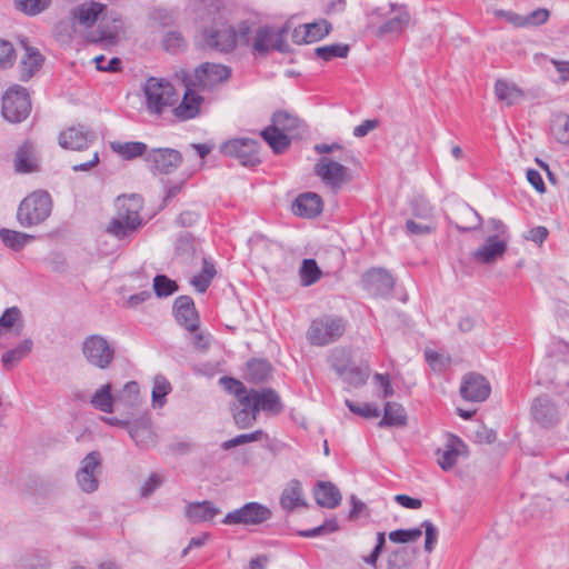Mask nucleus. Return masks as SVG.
<instances>
[{"label": "nucleus", "mask_w": 569, "mask_h": 569, "mask_svg": "<svg viewBox=\"0 0 569 569\" xmlns=\"http://www.w3.org/2000/svg\"><path fill=\"white\" fill-rule=\"evenodd\" d=\"M220 382L237 398L233 419L241 429L251 427L260 411L276 416L283 409L280 396L271 388L248 389L240 381L227 377L221 378Z\"/></svg>", "instance_id": "obj_1"}, {"label": "nucleus", "mask_w": 569, "mask_h": 569, "mask_svg": "<svg viewBox=\"0 0 569 569\" xmlns=\"http://www.w3.org/2000/svg\"><path fill=\"white\" fill-rule=\"evenodd\" d=\"M142 91L144 107L152 116L163 114L179 99L178 92L169 81L154 77L147 79Z\"/></svg>", "instance_id": "obj_2"}, {"label": "nucleus", "mask_w": 569, "mask_h": 569, "mask_svg": "<svg viewBox=\"0 0 569 569\" xmlns=\"http://www.w3.org/2000/svg\"><path fill=\"white\" fill-rule=\"evenodd\" d=\"M249 27L241 23L238 29L227 23H220L204 32V43L221 52H229L238 44H248Z\"/></svg>", "instance_id": "obj_3"}, {"label": "nucleus", "mask_w": 569, "mask_h": 569, "mask_svg": "<svg viewBox=\"0 0 569 569\" xmlns=\"http://www.w3.org/2000/svg\"><path fill=\"white\" fill-rule=\"evenodd\" d=\"M52 201L47 191H34L26 197L17 212V219L22 227H32L43 222L51 213Z\"/></svg>", "instance_id": "obj_4"}, {"label": "nucleus", "mask_w": 569, "mask_h": 569, "mask_svg": "<svg viewBox=\"0 0 569 569\" xmlns=\"http://www.w3.org/2000/svg\"><path fill=\"white\" fill-rule=\"evenodd\" d=\"M346 331V321L337 316H321L311 321L306 337L312 346L323 347L336 342Z\"/></svg>", "instance_id": "obj_5"}, {"label": "nucleus", "mask_w": 569, "mask_h": 569, "mask_svg": "<svg viewBox=\"0 0 569 569\" xmlns=\"http://www.w3.org/2000/svg\"><path fill=\"white\" fill-rule=\"evenodd\" d=\"M290 26L287 23L282 27L261 26L253 34L252 50L254 53L266 56L270 51L288 52L290 50L286 40Z\"/></svg>", "instance_id": "obj_6"}, {"label": "nucleus", "mask_w": 569, "mask_h": 569, "mask_svg": "<svg viewBox=\"0 0 569 569\" xmlns=\"http://www.w3.org/2000/svg\"><path fill=\"white\" fill-rule=\"evenodd\" d=\"M31 109L30 99L24 88L13 86L9 88L2 98V114L10 122H21Z\"/></svg>", "instance_id": "obj_7"}, {"label": "nucleus", "mask_w": 569, "mask_h": 569, "mask_svg": "<svg viewBox=\"0 0 569 569\" xmlns=\"http://www.w3.org/2000/svg\"><path fill=\"white\" fill-rule=\"evenodd\" d=\"M82 353L90 365L106 369L114 358V348L102 336L92 335L82 342Z\"/></svg>", "instance_id": "obj_8"}, {"label": "nucleus", "mask_w": 569, "mask_h": 569, "mask_svg": "<svg viewBox=\"0 0 569 569\" xmlns=\"http://www.w3.org/2000/svg\"><path fill=\"white\" fill-rule=\"evenodd\" d=\"M101 468L102 459L98 451L89 452L80 461L79 469L76 472V480L81 491L92 493L98 490Z\"/></svg>", "instance_id": "obj_9"}, {"label": "nucleus", "mask_w": 569, "mask_h": 569, "mask_svg": "<svg viewBox=\"0 0 569 569\" xmlns=\"http://www.w3.org/2000/svg\"><path fill=\"white\" fill-rule=\"evenodd\" d=\"M271 516L272 512L268 507L259 502H248L241 508L228 512L222 522L224 525L254 526L269 520Z\"/></svg>", "instance_id": "obj_10"}, {"label": "nucleus", "mask_w": 569, "mask_h": 569, "mask_svg": "<svg viewBox=\"0 0 569 569\" xmlns=\"http://www.w3.org/2000/svg\"><path fill=\"white\" fill-rule=\"evenodd\" d=\"M221 152L236 158L243 166L253 167L260 162L259 142L250 138H237L224 142Z\"/></svg>", "instance_id": "obj_11"}, {"label": "nucleus", "mask_w": 569, "mask_h": 569, "mask_svg": "<svg viewBox=\"0 0 569 569\" xmlns=\"http://www.w3.org/2000/svg\"><path fill=\"white\" fill-rule=\"evenodd\" d=\"M331 366L337 375L353 388L365 385L369 377V368L350 365L348 353L343 350L333 353Z\"/></svg>", "instance_id": "obj_12"}, {"label": "nucleus", "mask_w": 569, "mask_h": 569, "mask_svg": "<svg viewBox=\"0 0 569 569\" xmlns=\"http://www.w3.org/2000/svg\"><path fill=\"white\" fill-rule=\"evenodd\" d=\"M315 172L321 178L325 184L332 190L340 189L345 183L351 180L349 170L341 163L327 157H322L315 167Z\"/></svg>", "instance_id": "obj_13"}, {"label": "nucleus", "mask_w": 569, "mask_h": 569, "mask_svg": "<svg viewBox=\"0 0 569 569\" xmlns=\"http://www.w3.org/2000/svg\"><path fill=\"white\" fill-rule=\"evenodd\" d=\"M373 14L385 17L387 19L378 28V34H396L401 32L405 27L409 23L408 12L400 6L389 4L387 8H378Z\"/></svg>", "instance_id": "obj_14"}, {"label": "nucleus", "mask_w": 569, "mask_h": 569, "mask_svg": "<svg viewBox=\"0 0 569 569\" xmlns=\"http://www.w3.org/2000/svg\"><path fill=\"white\" fill-rule=\"evenodd\" d=\"M490 391V385L483 376L476 372L463 376L460 395L466 401L482 402L489 397Z\"/></svg>", "instance_id": "obj_15"}, {"label": "nucleus", "mask_w": 569, "mask_h": 569, "mask_svg": "<svg viewBox=\"0 0 569 569\" xmlns=\"http://www.w3.org/2000/svg\"><path fill=\"white\" fill-rule=\"evenodd\" d=\"M437 462L443 471L451 470L461 457H467L468 448L457 436L449 435L443 447L437 450Z\"/></svg>", "instance_id": "obj_16"}, {"label": "nucleus", "mask_w": 569, "mask_h": 569, "mask_svg": "<svg viewBox=\"0 0 569 569\" xmlns=\"http://www.w3.org/2000/svg\"><path fill=\"white\" fill-rule=\"evenodd\" d=\"M146 161L160 173H169L180 166L182 157L178 150L158 148L147 153Z\"/></svg>", "instance_id": "obj_17"}, {"label": "nucleus", "mask_w": 569, "mask_h": 569, "mask_svg": "<svg viewBox=\"0 0 569 569\" xmlns=\"http://www.w3.org/2000/svg\"><path fill=\"white\" fill-rule=\"evenodd\" d=\"M96 140V134L83 126H72L59 134L60 147L74 151L89 148Z\"/></svg>", "instance_id": "obj_18"}, {"label": "nucleus", "mask_w": 569, "mask_h": 569, "mask_svg": "<svg viewBox=\"0 0 569 569\" xmlns=\"http://www.w3.org/2000/svg\"><path fill=\"white\" fill-rule=\"evenodd\" d=\"M393 278L385 269L373 268L362 276V286L371 295L382 296L393 288Z\"/></svg>", "instance_id": "obj_19"}, {"label": "nucleus", "mask_w": 569, "mask_h": 569, "mask_svg": "<svg viewBox=\"0 0 569 569\" xmlns=\"http://www.w3.org/2000/svg\"><path fill=\"white\" fill-rule=\"evenodd\" d=\"M531 415L542 427L555 426L560 419L556 403L546 395L535 398L531 405Z\"/></svg>", "instance_id": "obj_20"}, {"label": "nucleus", "mask_w": 569, "mask_h": 569, "mask_svg": "<svg viewBox=\"0 0 569 569\" xmlns=\"http://www.w3.org/2000/svg\"><path fill=\"white\" fill-rule=\"evenodd\" d=\"M173 311L177 322L188 331L199 329V316L194 302L189 296H180L174 300Z\"/></svg>", "instance_id": "obj_21"}, {"label": "nucleus", "mask_w": 569, "mask_h": 569, "mask_svg": "<svg viewBox=\"0 0 569 569\" xmlns=\"http://www.w3.org/2000/svg\"><path fill=\"white\" fill-rule=\"evenodd\" d=\"M104 10V4L97 1H88L73 8L70 14L74 24L89 29L94 26Z\"/></svg>", "instance_id": "obj_22"}, {"label": "nucleus", "mask_w": 569, "mask_h": 569, "mask_svg": "<svg viewBox=\"0 0 569 569\" xmlns=\"http://www.w3.org/2000/svg\"><path fill=\"white\" fill-rule=\"evenodd\" d=\"M196 81L201 88H210L227 80L230 69L223 64L206 62L196 69Z\"/></svg>", "instance_id": "obj_23"}, {"label": "nucleus", "mask_w": 569, "mask_h": 569, "mask_svg": "<svg viewBox=\"0 0 569 569\" xmlns=\"http://www.w3.org/2000/svg\"><path fill=\"white\" fill-rule=\"evenodd\" d=\"M116 214L124 219L134 221L143 226L141 211L143 209V199L139 194L120 196L116 200Z\"/></svg>", "instance_id": "obj_24"}, {"label": "nucleus", "mask_w": 569, "mask_h": 569, "mask_svg": "<svg viewBox=\"0 0 569 569\" xmlns=\"http://www.w3.org/2000/svg\"><path fill=\"white\" fill-rule=\"evenodd\" d=\"M128 432L140 449H150L157 443V435L149 419L136 420L129 426Z\"/></svg>", "instance_id": "obj_25"}, {"label": "nucleus", "mask_w": 569, "mask_h": 569, "mask_svg": "<svg viewBox=\"0 0 569 569\" xmlns=\"http://www.w3.org/2000/svg\"><path fill=\"white\" fill-rule=\"evenodd\" d=\"M507 249L506 239H497V236L488 237L482 247L473 253V259L478 262L488 264L502 257Z\"/></svg>", "instance_id": "obj_26"}, {"label": "nucleus", "mask_w": 569, "mask_h": 569, "mask_svg": "<svg viewBox=\"0 0 569 569\" xmlns=\"http://www.w3.org/2000/svg\"><path fill=\"white\" fill-rule=\"evenodd\" d=\"M450 222L460 231H470L481 226V217L467 203H459L455 208Z\"/></svg>", "instance_id": "obj_27"}, {"label": "nucleus", "mask_w": 569, "mask_h": 569, "mask_svg": "<svg viewBox=\"0 0 569 569\" xmlns=\"http://www.w3.org/2000/svg\"><path fill=\"white\" fill-rule=\"evenodd\" d=\"M220 512V509L208 500L188 502L184 508V516L192 523L210 521Z\"/></svg>", "instance_id": "obj_28"}, {"label": "nucleus", "mask_w": 569, "mask_h": 569, "mask_svg": "<svg viewBox=\"0 0 569 569\" xmlns=\"http://www.w3.org/2000/svg\"><path fill=\"white\" fill-rule=\"evenodd\" d=\"M203 99L201 96L188 89L179 106L173 108L172 112L179 120L186 121L196 118L200 112V107Z\"/></svg>", "instance_id": "obj_29"}, {"label": "nucleus", "mask_w": 569, "mask_h": 569, "mask_svg": "<svg viewBox=\"0 0 569 569\" xmlns=\"http://www.w3.org/2000/svg\"><path fill=\"white\" fill-rule=\"evenodd\" d=\"M322 210L321 198L317 193L300 194L293 203V212L300 217L312 218Z\"/></svg>", "instance_id": "obj_30"}, {"label": "nucleus", "mask_w": 569, "mask_h": 569, "mask_svg": "<svg viewBox=\"0 0 569 569\" xmlns=\"http://www.w3.org/2000/svg\"><path fill=\"white\" fill-rule=\"evenodd\" d=\"M315 499L319 506L335 509L341 502V493L332 482L320 481L315 489Z\"/></svg>", "instance_id": "obj_31"}, {"label": "nucleus", "mask_w": 569, "mask_h": 569, "mask_svg": "<svg viewBox=\"0 0 569 569\" xmlns=\"http://www.w3.org/2000/svg\"><path fill=\"white\" fill-rule=\"evenodd\" d=\"M142 227L140 223L124 219L116 214L107 224L106 232L118 240H129Z\"/></svg>", "instance_id": "obj_32"}, {"label": "nucleus", "mask_w": 569, "mask_h": 569, "mask_svg": "<svg viewBox=\"0 0 569 569\" xmlns=\"http://www.w3.org/2000/svg\"><path fill=\"white\" fill-rule=\"evenodd\" d=\"M43 56L28 44H24V54L21 57L19 64L20 80L28 81L37 70L42 66Z\"/></svg>", "instance_id": "obj_33"}, {"label": "nucleus", "mask_w": 569, "mask_h": 569, "mask_svg": "<svg viewBox=\"0 0 569 569\" xmlns=\"http://www.w3.org/2000/svg\"><path fill=\"white\" fill-rule=\"evenodd\" d=\"M302 485L299 480H290L280 497V506L286 511H292L297 507L305 506Z\"/></svg>", "instance_id": "obj_34"}, {"label": "nucleus", "mask_w": 569, "mask_h": 569, "mask_svg": "<svg viewBox=\"0 0 569 569\" xmlns=\"http://www.w3.org/2000/svg\"><path fill=\"white\" fill-rule=\"evenodd\" d=\"M123 31V26L120 19L113 18L112 24L109 26L104 18L101 19L99 29L88 36V40L94 43L108 42L113 43L118 36Z\"/></svg>", "instance_id": "obj_35"}, {"label": "nucleus", "mask_w": 569, "mask_h": 569, "mask_svg": "<svg viewBox=\"0 0 569 569\" xmlns=\"http://www.w3.org/2000/svg\"><path fill=\"white\" fill-rule=\"evenodd\" d=\"M407 423V413L405 408L397 402H386L382 419L378 422L380 428L383 427H402Z\"/></svg>", "instance_id": "obj_36"}, {"label": "nucleus", "mask_w": 569, "mask_h": 569, "mask_svg": "<svg viewBox=\"0 0 569 569\" xmlns=\"http://www.w3.org/2000/svg\"><path fill=\"white\" fill-rule=\"evenodd\" d=\"M110 148L113 152L119 154L126 160H131L139 156H142L147 151V144L139 141H112Z\"/></svg>", "instance_id": "obj_37"}, {"label": "nucleus", "mask_w": 569, "mask_h": 569, "mask_svg": "<svg viewBox=\"0 0 569 569\" xmlns=\"http://www.w3.org/2000/svg\"><path fill=\"white\" fill-rule=\"evenodd\" d=\"M111 385L106 383L94 391L91 397V405L97 409L106 413L113 411V405H116L114 396L111 393Z\"/></svg>", "instance_id": "obj_38"}, {"label": "nucleus", "mask_w": 569, "mask_h": 569, "mask_svg": "<svg viewBox=\"0 0 569 569\" xmlns=\"http://www.w3.org/2000/svg\"><path fill=\"white\" fill-rule=\"evenodd\" d=\"M415 557L416 549L408 547L397 548L388 556V569H407L413 562Z\"/></svg>", "instance_id": "obj_39"}, {"label": "nucleus", "mask_w": 569, "mask_h": 569, "mask_svg": "<svg viewBox=\"0 0 569 569\" xmlns=\"http://www.w3.org/2000/svg\"><path fill=\"white\" fill-rule=\"evenodd\" d=\"M283 132L284 131L276 129V127L273 126H270L261 131V137L272 148V150L276 153H281L290 144L288 136Z\"/></svg>", "instance_id": "obj_40"}, {"label": "nucleus", "mask_w": 569, "mask_h": 569, "mask_svg": "<svg viewBox=\"0 0 569 569\" xmlns=\"http://www.w3.org/2000/svg\"><path fill=\"white\" fill-rule=\"evenodd\" d=\"M495 93L498 100L507 106L515 104L522 98V91L505 80L496 81Z\"/></svg>", "instance_id": "obj_41"}, {"label": "nucleus", "mask_w": 569, "mask_h": 569, "mask_svg": "<svg viewBox=\"0 0 569 569\" xmlns=\"http://www.w3.org/2000/svg\"><path fill=\"white\" fill-rule=\"evenodd\" d=\"M322 277V271L315 259H303L299 268L300 283L303 287H310L318 282Z\"/></svg>", "instance_id": "obj_42"}, {"label": "nucleus", "mask_w": 569, "mask_h": 569, "mask_svg": "<svg viewBox=\"0 0 569 569\" xmlns=\"http://www.w3.org/2000/svg\"><path fill=\"white\" fill-rule=\"evenodd\" d=\"M0 239L3 244L14 251L21 250L27 243L34 239L33 236L11 229H1Z\"/></svg>", "instance_id": "obj_43"}, {"label": "nucleus", "mask_w": 569, "mask_h": 569, "mask_svg": "<svg viewBox=\"0 0 569 569\" xmlns=\"http://www.w3.org/2000/svg\"><path fill=\"white\" fill-rule=\"evenodd\" d=\"M216 273L214 264L208 258H203L202 270L191 279V284L198 292L203 293L207 291Z\"/></svg>", "instance_id": "obj_44"}, {"label": "nucleus", "mask_w": 569, "mask_h": 569, "mask_svg": "<svg viewBox=\"0 0 569 569\" xmlns=\"http://www.w3.org/2000/svg\"><path fill=\"white\" fill-rule=\"evenodd\" d=\"M33 342L31 339H24L16 348L8 350L2 356V363L4 367H13L20 360L26 358L32 350Z\"/></svg>", "instance_id": "obj_45"}, {"label": "nucleus", "mask_w": 569, "mask_h": 569, "mask_svg": "<svg viewBox=\"0 0 569 569\" xmlns=\"http://www.w3.org/2000/svg\"><path fill=\"white\" fill-rule=\"evenodd\" d=\"M116 405L131 408L139 401V385L130 381L114 396Z\"/></svg>", "instance_id": "obj_46"}, {"label": "nucleus", "mask_w": 569, "mask_h": 569, "mask_svg": "<svg viewBox=\"0 0 569 569\" xmlns=\"http://www.w3.org/2000/svg\"><path fill=\"white\" fill-rule=\"evenodd\" d=\"M37 169L36 159L30 146L23 144L16 153V170L27 173Z\"/></svg>", "instance_id": "obj_47"}, {"label": "nucleus", "mask_w": 569, "mask_h": 569, "mask_svg": "<svg viewBox=\"0 0 569 569\" xmlns=\"http://www.w3.org/2000/svg\"><path fill=\"white\" fill-rule=\"evenodd\" d=\"M171 385L163 376H156L152 388L153 408H162L166 403V396L171 392Z\"/></svg>", "instance_id": "obj_48"}, {"label": "nucleus", "mask_w": 569, "mask_h": 569, "mask_svg": "<svg viewBox=\"0 0 569 569\" xmlns=\"http://www.w3.org/2000/svg\"><path fill=\"white\" fill-rule=\"evenodd\" d=\"M551 131L557 141L569 143V116L566 113L556 114L551 122Z\"/></svg>", "instance_id": "obj_49"}, {"label": "nucleus", "mask_w": 569, "mask_h": 569, "mask_svg": "<svg viewBox=\"0 0 569 569\" xmlns=\"http://www.w3.org/2000/svg\"><path fill=\"white\" fill-rule=\"evenodd\" d=\"M349 46L342 43H335L329 46L318 47L315 50V53L318 58L330 61L333 58H346L349 53Z\"/></svg>", "instance_id": "obj_50"}, {"label": "nucleus", "mask_w": 569, "mask_h": 569, "mask_svg": "<svg viewBox=\"0 0 569 569\" xmlns=\"http://www.w3.org/2000/svg\"><path fill=\"white\" fill-rule=\"evenodd\" d=\"M299 119L287 112V111H277L272 117V124L276 129H280L282 131L291 132L299 127Z\"/></svg>", "instance_id": "obj_51"}, {"label": "nucleus", "mask_w": 569, "mask_h": 569, "mask_svg": "<svg viewBox=\"0 0 569 569\" xmlns=\"http://www.w3.org/2000/svg\"><path fill=\"white\" fill-rule=\"evenodd\" d=\"M306 31H308L309 43L317 42L323 39L331 31V24L322 19L316 22L306 23Z\"/></svg>", "instance_id": "obj_52"}, {"label": "nucleus", "mask_w": 569, "mask_h": 569, "mask_svg": "<svg viewBox=\"0 0 569 569\" xmlns=\"http://www.w3.org/2000/svg\"><path fill=\"white\" fill-rule=\"evenodd\" d=\"M422 536L421 528L398 529L389 532V540L393 543L416 542Z\"/></svg>", "instance_id": "obj_53"}, {"label": "nucleus", "mask_w": 569, "mask_h": 569, "mask_svg": "<svg viewBox=\"0 0 569 569\" xmlns=\"http://www.w3.org/2000/svg\"><path fill=\"white\" fill-rule=\"evenodd\" d=\"M153 289L158 297L163 298L173 295L178 290V284L167 276L158 274L153 279Z\"/></svg>", "instance_id": "obj_54"}, {"label": "nucleus", "mask_w": 569, "mask_h": 569, "mask_svg": "<svg viewBox=\"0 0 569 569\" xmlns=\"http://www.w3.org/2000/svg\"><path fill=\"white\" fill-rule=\"evenodd\" d=\"M50 2L51 0H14L16 7L29 16L42 12L49 7Z\"/></svg>", "instance_id": "obj_55"}, {"label": "nucleus", "mask_w": 569, "mask_h": 569, "mask_svg": "<svg viewBox=\"0 0 569 569\" xmlns=\"http://www.w3.org/2000/svg\"><path fill=\"white\" fill-rule=\"evenodd\" d=\"M270 372V366L263 360H252L248 362L247 375L252 381L264 380Z\"/></svg>", "instance_id": "obj_56"}, {"label": "nucleus", "mask_w": 569, "mask_h": 569, "mask_svg": "<svg viewBox=\"0 0 569 569\" xmlns=\"http://www.w3.org/2000/svg\"><path fill=\"white\" fill-rule=\"evenodd\" d=\"M550 17L549 10L538 8L521 18V28L538 27L545 24Z\"/></svg>", "instance_id": "obj_57"}, {"label": "nucleus", "mask_w": 569, "mask_h": 569, "mask_svg": "<svg viewBox=\"0 0 569 569\" xmlns=\"http://www.w3.org/2000/svg\"><path fill=\"white\" fill-rule=\"evenodd\" d=\"M263 437L267 438V435L262 430H256L251 433H243V435H239L232 439H229V440L224 441L221 445V447L224 450H229V449L234 448L240 445L261 440Z\"/></svg>", "instance_id": "obj_58"}, {"label": "nucleus", "mask_w": 569, "mask_h": 569, "mask_svg": "<svg viewBox=\"0 0 569 569\" xmlns=\"http://www.w3.org/2000/svg\"><path fill=\"white\" fill-rule=\"evenodd\" d=\"M421 530H425V551L428 553H431L438 542L439 531L437 527L429 520H425L421 522L420 527Z\"/></svg>", "instance_id": "obj_59"}, {"label": "nucleus", "mask_w": 569, "mask_h": 569, "mask_svg": "<svg viewBox=\"0 0 569 569\" xmlns=\"http://www.w3.org/2000/svg\"><path fill=\"white\" fill-rule=\"evenodd\" d=\"M412 213L425 221H431L433 209L426 198L418 197L412 202Z\"/></svg>", "instance_id": "obj_60"}, {"label": "nucleus", "mask_w": 569, "mask_h": 569, "mask_svg": "<svg viewBox=\"0 0 569 569\" xmlns=\"http://www.w3.org/2000/svg\"><path fill=\"white\" fill-rule=\"evenodd\" d=\"M346 405L349 408V410L358 416H361L363 418H378L380 416V411L377 406L372 403H361L357 405L353 403L350 400H346Z\"/></svg>", "instance_id": "obj_61"}, {"label": "nucleus", "mask_w": 569, "mask_h": 569, "mask_svg": "<svg viewBox=\"0 0 569 569\" xmlns=\"http://www.w3.org/2000/svg\"><path fill=\"white\" fill-rule=\"evenodd\" d=\"M16 60V51L11 42L0 39V69L10 68Z\"/></svg>", "instance_id": "obj_62"}, {"label": "nucleus", "mask_w": 569, "mask_h": 569, "mask_svg": "<svg viewBox=\"0 0 569 569\" xmlns=\"http://www.w3.org/2000/svg\"><path fill=\"white\" fill-rule=\"evenodd\" d=\"M17 322L21 325V312L17 307L8 308L0 317V332L8 331Z\"/></svg>", "instance_id": "obj_63"}, {"label": "nucleus", "mask_w": 569, "mask_h": 569, "mask_svg": "<svg viewBox=\"0 0 569 569\" xmlns=\"http://www.w3.org/2000/svg\"><path fill=\"white\" fill-rule=\"evenodd\" d=\"M163 47L169 52H177L184 47V40L179 32L170 31L162 40Z\"/></svg>", "instance_id": "obj_64"}]
</instances>
